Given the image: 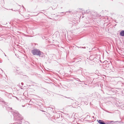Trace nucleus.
Instances as JSON below:
<instances>
[{"instance_id": "nucleus-1", "label": "nucleus", "mask_w": 124, "mask_h": 124, "mask_svg": "<svg viewBox=\"0 0 124 124\" xmlns=\"http://www.w3.org/2000/svg\"><path fill=\"white\" fill-rule=\"evenodd\" d=\"M31 53L34 55L40 56L41 55V52L39 50L36 49H34L31 51Z\"/></svg>"}, {"instance_id": "nucleus-2", "label": "nucleus", "mask_w": 124, "mask_h": 124, "mask_svg": "<svg viewBox=\"0 0 124 124\" xmlns=\"http://www.w3.org/2000/svg\"><path fill=\"white\" fill-rule=\"evenodd\" d=\"M13 114L14 116L16 118L17 117V118H19L20 117V115L18 112L16 110H14Z\"/></svg>"}, {"instance_id": "nucleus-3", "label": "nucleus", "mask_w": 124, "mask_h": 124, "mask_svg": "<svg viewBox=\"0 0 124 124\" xmlns=\"http://www.w3.org/2000/svg\"><path fill=\"white\" fill-rule=\"evenodd\" d=\"M97 121L98 123H99L100 124H106L102 120H98Z\"/></svg>"}, {"instance_id": "nucleus-4", "label": "nucleus", "mask_w": 124, "mask_h": 124, "mask_svg": "<svg viewBox=\"0 0 124 124\" xmlns=\"http://www.w3.org/2000/svg\"><path fill=\"white\" fill-rule=\"evenodd\" d=\"M120 34L122 36H124V31H121L120 33Z\"/></svg>"}, {"instance_id": "nucleus-5", "label": "nucleus", "mask_w": 124, "mask_h": 124, "mask_svg": "<svg viewBox=\"0 0 124 124\" xmlns=\"http://www.w3.org/2000/svg\"><path fill=\"white\" fill-rule=\"evenodd\" d=\"M112 121H108V123L106 124H110L112 122Z\"/></svg>"}, {"instance_id": "nucleus-6", "label": "nucleus", "mask_w": 124, "mask_h": 124, "mask_svg": "<svg viewBox=\"0 0 124 124\" xmlns=\"http://www.w3.org/2000/svg\"><path fill=\"white\" fill-rule=\"evenodd\" d=\"M10 124H20L19 123H13V124H12V123Z\"/></svg>"}, {"instance_id": "nucleus-7", "label": "nucleus", "mask_w": 124, "mask_h": 124, "mask_svg": "<svg viewBox=\"0 0 124 124\" xmlns=\"http://www.w3.org/2000/svg\"><path fill=\"white\" fill-rule=\"evenodd\" d=\"M0 100L1 101L3 102V101L2 100Z\"/></svg>"}]
</instances>
